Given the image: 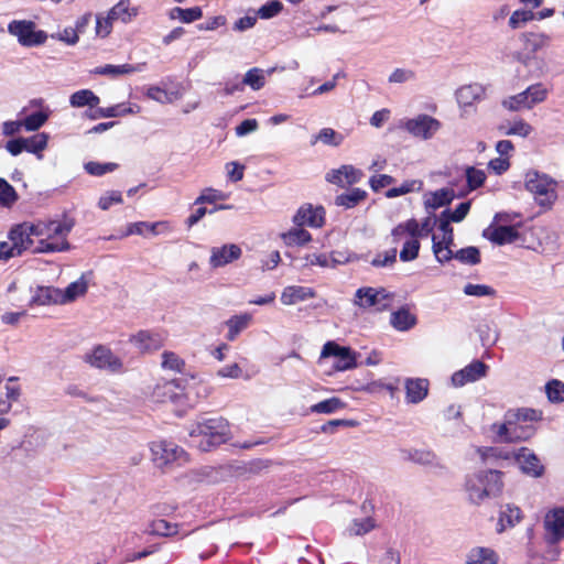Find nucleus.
<instances>
[{
	"label": "nucleus",
	"instance_id": "nucleus-1",
	"mask_svg": "<svg viewBox=\"0 0 564 564\" xmlns=\"http://www.w3.org/2000/svg\"><path fill=\"white\" fill-rule=\"evenodd\" d=\"M35 225V252L56 253L70 249L68 236L73 224L66 219L37 220Z\"/></svg>",
	"mask_w": 564,
	"mask_h": 564
},
{
	"label": "nucleus",
	"instance_id": "nucleus-2",
	"mask_svg": "<svg viewBox=\"0 0 564 564\" xmlns=\"http://www.w3.org/2000/svg\"><path fill=\"white\" fill-rule=\"evenodd\" d=\"M535 419L534 411L509 410L502 422L494 423L490 427L492 437L497 442L513 443L528 440L533 435V429L527 424L528 420Z\"/></svg>",
	"mask_w": 564,
	"mask_h": 564
},
{
	"label": "nucleus",
	"instance_id": "nucleus-3",
	"mask_svg": "<svg viewBox=\"0 0 564 564\" xmlns=\"http://www.w3.org/2000/svg\"><path fill=\"white\" fill-rule=\"evenodd\" d=\"M432 227L433 221L427 217L422 223L415 219H409L393 228L391 234L393 242H401L403 245L400 251V259L403 262L412 261L417 258L420 239L429 236Z\"/></svg>",
	"mask_w": 564,
	"mask_h": 564
},
{
	"label": "nucleus",
	"instance_id": "nucleus-4",
	"mask_svg": "<svg viewBox=\"0 0 564 564\" xmlns=\"http://www.w3.org/2000/svg\"><path fill=\"white\" fill-rule=\"evenodd\" d=\"M229 436V424L223 417L199 421L189 431L191 444L200 451H209L225 443Z\"/></svg>",
	"mask_w": 564,
	"mask_h": 564
},
{
	"label": "nucleus",
	"instance_id": "nucleus-5",
	"mask_svg": "<svg viewBox=\"0 0 564 564\" xmlns=\"http://www.w3.org/2000/svg\"><path fill=\"white\" fill-rule=\"evenodd\" d=\"M502 474L498 470H479L468 474L465 479V491L468 499L476 505L500 494Z\"/></svg>",
	"mask_w": 564,
	"mask_h": 564
},
{
	"label": "nucleus",
	"instance_id": "nucleus-6",
	"mask_svg": "<svg viewBox=\"0 0 564 564\" xmlns=\"http://www.w3.org/2000/svg\"><path fill=\"white\" fill-rule=\"evenodd\" d=\"M523 186L541 207L551 208L557 199V182L546 173L528 170L523 176Z\"/></svg>",
	"mask_w": 564,
	"mask_h": 564
},
{
	"label": "nucleus",
	"instance_id": "nucleus-7",
	"mask_svg": "<svg viewBox=\"0 0 564 564\" xmlns=\"http://www.w3.org/2000/svg\"><path fill=\"white\" fill-rule=\"evenodd\" d=\"M395 299V294L384 288H359L354 296V305L360 310L381 313L389 310Z\"/></svg>",
	"mask_w": 564,
	"mask_h": 564
},
{
	"label": "nucleus",
	"instance_id": "nucleus-8",
	"mask_svg": "<svg viewBox=\"0 0 564 564\" xmlns=\"http://www.w3.org/2000/svg\"><path fill=\"white\" fill-rule=\"evenodd\" d=\"M550 95V88L543 83H534L524 90L502 100V107L509 111L531 110L544 102Z\"/></svg>",
	"mask_w": 564,
	"mask_h": 564
},
{
	"label": "nucleus",
	"instance_id": "nucleus-9",
	"mask_svg": "<svg viewBox=\"0 0 564 564\" xmlns=\"http://www.w3.org/2000/svg\"><path fill=\"white\" fill-rule=\"evenodd\" d=\"M150 451L153 463L160 468L180 466L187 462V454L185 451L172 442H152Z\"/></svg>",
	"mask_w": 564,
	"mask_h": 564
},
{
	"label": "nucleus",
	"instance_id": "nucleus-10",
	"mask_svg": "<svg viewBox=\"0 0 564 564\" xmlns=\"http://www.w3.org/2000/svg\"><path fill=\"white\" fill-rule=\"evenodd\" d=\"M403 128L413 138L427 141L433 139L442 129V122L426 113H420L412 118H405L400 121Z\"/></svg>",
	"mask_w": 564,
	"mask_h": 564
},
{
	"label": "nucleus",
	"instance_id": "nucleus-11",
	"mask_svg": "<svg viewBox=\"0 0 564 564\" xmlns=\"http://www.w3.org/2000/svg\"><path fill=\"white\" fill-rule=\"evenodd\" d=\"M330 358L335 371H346L357 366L355 352L349 347L340 346L332 340L324 344L318 364L322 366Z\"/></svg>",
	"mask_w": 564,
	"mask_h": 564
},
{
	"label": "nucleus",
	"instance_id": "nucleus-12",
	"mask_svg": "<svg viewBox=\"0 0 564 564\" xmlns=\"http://www.w3.org/2000/svg\"><path fill=\"white\" fill-rule=\"evenodd\" d=\"M8 32L17 37L22 46L33 47L42 45L47 40V34L37 30L33 21L13 20L8 24Z\"/></svg>",
	"mask_w": 564,
	"mask_h": 564
},
{
	"label": "nucleus",
	"instance_id": "nucleus-13",
	"mask_svg": "<svg viewBox=\"0 0 564 564\" xmlns=\"http://www.w3.org/2000/svg\"><path fill=\"white\" fill-rule=\"evenodd\" d=\"M486 97V87L478 83H473L459 87L455 91V99L458 105L460 116L466 117L475 110L477 102Z\"/></svg>",
	"mask_w": 564,
	"mask_h": 564
},
{
	"label": "nucleus",
	"instance_id": "nucleus-14",
	"mask_svg": "<svg viewBox=\"0 0 564 564\" xmlns=\"http://www.w3.org/2000/svg\"><path fill=\"white\" fill-rule=\"evenodd\" d=\"M521 41L522 51L514 53L513 58L522 65L529 66L534 54L549 45L550 37L543 33L528 32L521 35Z\"/></svg>",
	"mask_w": 564,
	"mask_h": 564
},
{
	"label": "nucleus",
	"instance_id": "nucleus-15",
	"mask_svg": "<svg viewBox=\"0 0 564 564\" xmlns=\"http://www.w3.org/2000/svg\"><path fill=\"white\" fill-rule=\"evenodd\" d=\"M8 239L13 242L20 254H23L25 251L36 253L34 221L14 225L8 232Z\"/></svg>",
	"mask_w": 564,
	"mask_h": 564
},
{
	"label": "nucleus",
	"instance_id": "nucleus-16",
	"mask_svg": "<svg viewBox=\"0 0 564 564\" xmlns=\"http://www.w3.org/2000/svg\"><path fill=\"white\" fill-rule=\"evenodd\" d=\"M544 539L549 544L564 540V508L556 507L546 511L543 518Z\"/></svg>",
	"mask_w": 564,
	"mask_h": 564
},
{
	"label": "nucleus",
	"instance_id": "nucleus-17",
	"mask_svg": "<svg viewBox=\"0 0 564 564\" xmlns=\"http://www.w3.org/2000/svg\"><path fill=\"white\" fill-rule=\"evenodd\" d=\"M85 360L93 367L109 371H119L122 361L106 346L99 345L86 354Z\"/></svg>",
	"mask_w": 564,
	"mask_h": 564
},
{
	"label": "nucleus",
	"instance_id": "nucleus-18",
	"mask_svg": "<svg viewBox=\"0 0 564 564\" xmlns=\"http://www.w3.org/2000/svg\"><path fill=\"white\" fill-rule=\"evenodd\" d=\"M488 372V366L480 360H473L464 368L455 371L451 377V383L454 388H462L468 383H474L485 378Z\"/></svg>",
	"mask_w": 564,
	"mask_h": 564
},
{
	"label": "nucleus",
	"instance_id": "nucleus-19",
	"mask_svg": "<svg viewBox=\"0 0 564 564\" xmlns=\"http://www.w3.org/2000/svg\"><path fill=\"white\" fill-rule=\"evenodd\" d=\"M437 230L438 232L433 235V251L437 261L445 262L453 257V227L446 223L438 224Z\"/></svg>",
	"mask_w": 564,
	"mask_h": 564
},
{
	"label": "nucleus",
	"instance_id": "nucleus-20",
	"mask_svg": "<svg viewBox=\"0 0 564 564\" xmlns=\"http://www.w3.org/2000/svg\"><path fill=\"white\" fill-rule=\"evenodd\" d=\"M325 221V210L321 206L311 204L302 205L292 217V223L297 227L308 226L319 228Z\"/></svg>",
	"mask_w": 564,
	"mask_h": 564
},
{
	"label": "nucleus",
	"instance_id": "nucleus-21",
	"mask_svg": "<svg viewBox=\"0 0 564 564\" xmlns=\"http://www.w3.org/2000/svg\"><path fill=\"white\" fill-rule=\"evenodd\" d=\"M484 237L496 245H507L517 242L520 237L519 226H505L499 224H492L484 230Z\"/></svg>",
	"mask_w": 564,
	"mask_h": 564
},
{
	"label": "nucleus",
	"instance_id": "nucleus-22",
	"mask_svg": "<svg viewBox=\"0 0 564 564\" xmlns=\"http://www.w3.org/2000/svg\"><path fill=\"white\" fill-rule=\"evenodd\" d=\"M513 456L523 474L533 478H540L543 476L544 466L532 451L523 447L514 452Z\"/></svg>",
	"mask_w": 564,
	"mask_h": 564
},
{
	"label": "nucleus",
	"instance_id": "nucleus-23",
	"mask_svg": "<svg viewBox=\"0 0 564 564\" xmlns=\"http://www.w3.org/2000/svg\"><path fill=\"white\" fill-rule=\"evenodd\" d=\"M242 254V250L238 245L228 243L220 247H213L210 249L209 265L213 269L225 267L236 260Z\"/></svg>",
	"mask_w": 564,
	"mask_h": 564
},
{
	"label": "nucleus",
	"instance_id": "nucleus-24",
	"mask_svg": "<svg viewBox=\"0 0 564 564\" xmlns=\"http://www.w3.org/2000/svg\"><path fill=\"white\" fill-rule=\"evenodd\" d=\"M364 176L361 170L350 164H345L338 169L330 170L326 174V181L341 187L358 183Z\"/></svg>",
	"mask_w": 564,
	"mask_h": 564
},
{
	"label": "nucleus",
	"instance_id": "nucleus-25",
	"mask_svg": "<svg viewBox=\"0 0 564 564\" xmlns=\"http://www.w3.org/2000/svg\"><path fill=\"white\" fill-rule=\"evenodd\" d=\"M498 551L491 546L474 545L464 556V564H500Z\"/></svg>",
	"mask_w": 564,
	"mask_h": 564
},
{
	"label": "nucleus",
	"instance_id": "nucleus-26",
	"mask_svg": "<svg viewBox=\"0 0 564 564\" xmlns=\"http://www.w3.org/2000/svg\"><path fill=\"white\" fill-rule=\"evenodd\" d=\"M91 281L90 273H83L77 280L61 289V305L70 304L84 297Z\"/></svg>",
	"mask_w": 564,
	"mask_h": 564
},
{
	"label": "nucleus",
	"instance_id": "nucleus-27",
	"mask_svg": "<svg viewBox=\"0 0 564 564\" xmlns=\"http://www.w3.org/2000/svg\"><path fill=\"white\" fill-rule=\"evenodd\" d=\"M523 519L522 510L513 505L507 503L501 507L498 516L496 531L497 533H502L509 529L514 528L519 524Z\"/></svg>",
	"mask_w": 564,
	"mask_h": 564
},
{
	"label": "nucleus",
	"instance_id": "nucleus-28",
	"mask_svg": "<svg viewBox=\"0 0 564 564\" xmlns=\"http://www.w3.org/2000/svg\"><path fill=\"white\" fill-rule=\"evenodd\" d=\"M405 401L417 404L429 394L430 382L425 378H408L404 381Z\"/></svg>",
	"mask_w": 564,
	"mask_h": 564
},
{
	"label": "nucleus",
	"instance_id": "nucleus-29",
	"mask_svg": "<svg viewBox=\"0 0 564 564\" xmlns=\"http://www.w3.org/2000/svg\"><path fill=\"white\" fill-rule=\"evenodd\" d=\"M130 343L141 352L158 350L163 345V339L158 333L140 330L130 337Z\"/></svg>",
	"mask_w": 564,
	"mask_h": 564
},
{
	"label": "nucleus",
	"instance_id": "nucleus-30",
	"mask_svg": "<svg viewBox=\"0 0 564 564\" xmlns=\"http://www.w3.org/2000/svg\"><path fill=\"white\" fill-rule=\"evenodd\" d=\"M145 96L160 104H172L183 96V87L176 85L171 88L161 86H149L145 88Z\"/></svg>",
	"mask_w": 564,
	"mask_h": 564
},
{
	"label": "nucleus",
	"instance_id": "nucleus-31",
	"mask_svg": "<svg viewBox=\"0 0 564 564\" xmlns=\"http://www.w3.org/2000/svg\"><path fill=\"white\" fill-rule=\"evenodd\" d=\"M315 296L313 289L301 285H289L285 286L280 296V301L283 305L291 306L305 302Z\"/></svg>",
	"mask_w": 564,
	"mask_h": 564
},
{
	"label": "nucleus",
	"instance_id": "nucleus-32",
	"mask_svg": "<svg viewBox=\"0 0 564 564\" xmlns=\"http://www.w3.org/2000/svg\"><path fill=\"white\" fill-rule=\"evenodd\" d=\"M416 315L405 305L390 314V325L398 332H408L416 325Z\"/></svg>",
	"mask_w": 564,
	"mask_h": 564
},
{
	"label": "nucleus",
	"instance_id": "nucleus-33",
	"mask_svg": "<svg viewBox=\"0 0 564 564\" xmlns=\"http://www.w3.org/2000/svg\"><path fill=\"white\" fill-rule=\"evenodd\" d=\"M32 105L39 106L41 109L36 112L28 115L23 119L24 129L26 131L39 130L50 118L52 111L48 107L43 106V100L36 99L31 101Z\"/></svg>",
	"mask_w": 564,
	"mask_h": 564
},
{
	"label": "nucleus",
	"instance_id": "nucleus-34",
	"mask_svg": "<svg viewBox=\"0 0 564 564\" xmlns=\"http://www.w3.org/2000/svg\"><path fill=\"white\" fill-rule=\"evenodd\" d=\"M455 197L452 188H440L434 192L425 193L423 196L424 206L426 209H437L448 205Z\"/></svg>",
	"mask_w": 564,
	"mask_h": 564
},
{
	"label": "nucleus",
	"instance_id": "nucleus-35",
	"mask_svg": "<svg viewBox=\"0 0 564 564\" xmlns=\"http://www.w3.org/2000/svg\"><path fill=\"white\" fill-rule=\"evenodd\" d=\"M285 247H303L312 241V235L303 227L294 225L293 228L279 235Z\"/></svg>",
	"mask_w": 564,
	"mask_h": 564
},
{
	"label": "nucleus",
	"instance_id": "nucleus-36",
	"mask_svg": "<svg viewBox=\"0 0 564 564\" xmlns=\"http://www.w3.org/2000/svg\"><path fill=\"white\" fill-rule=\"evenodd\" d=\"M108 11L116 21L122 23H130L139 14V8L133 6L130 0H119Z\"/></svg>",
	"mask_w": 564,
	"mask_h": 564
},
{
	"label": "nucleus",
	"instance_id": "nucleus-37",
	"mask_svg": "<svg viewBox=\"0 0 564 564\" xmlns=\"http://www.w3.org/2000/svg\"><path fill=\"white\" fill-rule=\"evenodd\" d=\"M31 302L37 305H61V289L37 286Z\"/></svg>",
	"mask_w": 564,
	"mask_h": 564
},
{
	"label": "nucleus",
	"instance_id": "nucleus-38",
	"mask_svg": "<svg viewBox=\"0 0 564 564\" xmlns=\"http://www.w3.org/2000/svg\"><path fill=\"white\" fill-rule=\"evenodd\" d=\"M251 321L252 315L248 313L231 316L226 321V326L228 328L226 338L234 341L239 334L250 325Z\"/></svg>",
	"mask_w": 564,
	"mask_h": 564
},
{
	"label": "nucleus",
	"instance_id": "nucleus-39",
	"mask_svg": "<svg viewBox=\"0 0 564 564\" xmlns=\"http://www.w3.org/2000/svg\"><path fill=\"white\" fill-rule=\"evenodd\" d=\"M140 111V106L135 104H118L107 108H99L97 110V116L100 118H115L128 115H137Z\"/></svg>",
	"mask_w": 564,
	"mask_h": 564
},
{
	"label": "nucleus",
	"instance_id": "nucleus-40",
	"mask_svg": "<svg viewBox=\"0 0 564 564\" xmlns=\"http://www.w3.org/2000/svg\"><path fill=\"white\" fill-rule=\"evenodd\" d=\"M99 102V97L90 89H80L69 96V104L75 108H82L86 106L94 108L97 107Z\"/></svg>",
	"mask_w": 564,
	"mask_h": 564
},
{
	"label": "nucleus",
	"instance_id": "nucleus-41",
	"mask_svg": "<svg viewBox=\"0 0 564 564\" xmlns=\"http://www.w3.org/2000/svg\"><path fill=\"white\" fill-rule=\"evenodd\" d=\"M137 70V68L130 64H121V65H112L107 64L102 66H98L91 70L95 75L108 76L111 78H117L120 76L132 74Z\"/></svg>",
	"mask_w": 564,
	"mask_h": 564
},
{
	"label": "nucleus",
	"instance_id": "nucleus-42",
	"mask_svg": "<svg viewBox=\"0 0 564 564\" xmlns=\"http://www.w3.org/2000/svg\"><path fill=\"white\" fill-rule=\"evenodd\" d=\"M272 72L273 69L265 72L261 68L253 67L245 74L242 85L249 86L252 90H260L265 85L267 75H270Z\"/></svg>",
	"mask_w": 564,
	"mask_h": 564
},
{
	"label": "nucleus",
	"instance_id": "nucleus-43",
	"mask_svg": "<svg viewBox=\"0 0 564 564\" xmlns=\"http://www.w3.org/2000/svg\"><path fill=\"white\" fill-rule=\"evenodd\" d=\"M345 140L344 134L337 132L332 128H323L318 131L314 139L312 140V144L322 143L329 147H339Z\"/></svg>",
	"mask_w": 564,
	"mask_h": 564
},
{
	"label": "nucleus",
	"instance_id": "nucleus-44",
	"mask_svg": "<svg viewBox=\"0 0 564 564\" xmlns=\"http://www.w3.org/2000/svg\"><path fill=\"white\" fill-rule=\"evenodd\" d=\"M477 333L481 345L485 347L494 346L499 338V330L494 322H485L478 325Z\"/></svg>",
	"mask_w": 564,
	"mask_h": 564
},
{
	"label": "nucleus",
	"instance_id": "nucleus-45",
	"mask_svg": "<svg viewBox=\"0 0 564 564\" xmlns=\"http://www.w3.org/2000/svg\"><path fill=\"white\" fill-rule=\"evenodd\" d=\"M147 532L152 535H159V536H172L180 532L178 525L176 523H171L163 519L153 520L148 529Z\"/></svg>",
	"mask_w": 564,
	"mask_h": 564
},
{
	"label": "nucleus",
	"instance_id": "nucleus-46",
	"mask_svg": "<svg viewBox=\"0 0 564 564\" xmlns=\"http://www.w3.org/2000/svg\"><path fill=\"white\" fill-rule=\"evenodd\" d=\"M470 209V203L464 202L460 203L454 210L446 209L444 210L440 218L437 219L438 224L446 223L451 226V223H460L468 214Z\"/></svg>",
	"mask_w": 564,
	"mask_h": 564
},
{
	"label": "nucleus",
	"instance_id": "nucleus-47",
	"mask_svg": "<svg viewBox=\"0 0 564 564\" xmlns=\"http://www.w3.org/2000/svg\"><path fill=\"white\" fill-rule=\"evenodd\" d=\"M203 15L202 9L199 7L183 9L180 7L173 8L169 11V18L171 20H180L183 23H191Z\"/></svg>",
	"mask_w": 564,
	"mask_h": 564
},
{
	"label": "nucleus",
	"instance_id": "nucleus-48",
	"mask_svg": "<svg viewBox=\"0 0 564 564\" xmlns=\"http://www.w3.org/2000/svg\"><path fill=\"white\" fill-rule=\"evenodd\" d=\"M48 134L45 132L36 133L30 138H24L26 152L33 153L37 159H42V152L46 149L48 143Z\"/></svg>",
	"mask_w": 564,
	"mask_h": 564
},
{
	"label": "nucleus",
	"instance_id": "nucleus-49",
	"mask_svg": "<svg viewBox=\"0 0 564 564\" xmlns=\"http://www.w3.org/2000/svg\"><path fill=\"white\" fill-rule=\"evenodd\" d=\"M463 293L466 296L478 297V299H482V297L492 299L497 294L496 290L488 284L471 283V282H468L463 286Z\"/></svg>",
	"mask_w": 564,
	"mask_h": 564
},
{
	"label": "nucleus",
	"instance_id": "nucleus-50",
	"mask_svg": "<svg viewBox=\"0 0 564 564\" xmlns=\"http://www.w3.org/2000/svg\"><path fill=\"white\" fill-rule=\"evenodd\" d=\"M116 20L110 12L96 14L95 35L99 39H106L112 31V24Z\"/></svg>",
	"mask_w": 564,
	"mask_h": 564
},
{
	"label": "nucleus",
	"instance_id": "nucleus-51",
	"mask_svg": "<svg viewBox=\"0 0 564 564\" xmlns=\"http://www.w3.org/2000/svg\"><path fill=\"white\" fill-rule=\"evenodd\" d=\"M344 408L345 402H343L339 398L334 397L312 405L310 411L312 413L332 414Z\"/></svg>",
	"mask_w": 564,
	"mask_h": 564
},
{
	"label": "nucleus",
	"instance_id": "nucleus-52",
	"mask_svg": "<svg viewBox=\"0 0 564 564\" xmlns=\"http://www.w3.org/2000/svg\"><path fill=\"white\" fill-rule=\"evenodd\" d=\"M423 187V182L420 180H406L400 186L387 191L388 198H394L413 192H420Z\"/></svg>",
	"mask_w": 564,
	"mask_h": 564
},
{
	"label": "nucleus",
	"instance_id": "nucleus-53",
	"mask_svg": "<svg viewBox=\"0 0 564 564\" xmlns=\"http://www.w3.org/2000/svg\"><path fill=\"white\" fill-rule=\"evenodd\" d=\"M502 129L503 134L506 135H518L521 138L529 137L533 131V127L523 119H517L512 122H509Z\"/></svg>",
	"mask_w": 564,
	"mask_h": 564
},
{
	"label": "nucleus",
	"instance_id": "nucleus-54",
	"mask_svg": "<svg viewBox=\"0 0 564 564\" xmlns=\"http://www.w3.org/2000/svg\"><path fill=\"white\" fill-rule=\"evenodd\" d=\"M376 527V522L371 517L356 518L348 527V531L351 535H364Z\"/></svg>",
	"mask_w": 564,
	"mask_h": 564
},
{
	"label": "nucleus",
	"instance_id": "nucleus-55",
	"mask_svg": "<svg viewBox=\"0 0 564 564\" xmlns=\"http://www.w3.org/2000/svg\"><path fill=\"white\" fill-rule=\"evenodd\" d=\"M366 197V192L360 188H352L346 194L337 196L336 204L346 208H351Z\"/></svg>",
	"mask_w": 564,
	"mask_h": 564
},
{
	"label": "nucleus",
	"instance_id": "nucleus-56",
	"mask_svg": "<svg viewBox=\"0 0 564 564\" xmlns=\"http://www.w3.org/2000/svg\"><path fill=\"white\" fill-rule=\"evenodd\" d=\"M217 376L224 379H249L238 362H231L217 370Z\"/></svg>",
	"mask_w": 564,
	"mask_h": 564
},
{
	"label": "nucleus",
	"instance_id": "nucleus-57",
	"mask_svg": "<svg viewBox=\"0 0 564 564\" xmlns=\"http://www.w3.org/2000/svg\"><path fill=\"white\" fill-rule=\"evenodd\" d=\"M404 458L422 465L433 464L435 455L432 452L423 449L402 451Z\"/></svg>",
	"mask_w": 564,
	"mask_h": 564
},
{
	"label": "nucleus",
	"instance_id": "nucleus-58",
	"mask_svg": "<svg viewBox=\"0 0 564 564\" xmlns=\"http://www.w3.org/2000/svg\"><path fill=\"white\" fill-rule=\"evenodd\" d=\"M415 78L416 74L413 69L397 67L390 73L388 82L389 84H405L415 80Z\"/></svg>",
	"mask_w": 564,
	"mask_h": 564
},
{
	"label": "nucleus",
	"instance_id": "nucleus-59",
	"mask_svg": "<svg viewBox=\"0 0 564 564\" xmlns=\"http://www.w3.org/2000/svg\"><path fill=\"white\" fill-rule=\"evenodd\" d=\"M17 199L15 189L4 178L0 177V206L11 207Z\"/></svg>",
	"mask_w": 564,
	"mask_h": 564
},
{
	"label": "nucleus",
	"instance_id": "nucleus-60",
	"mask_svg": "<svg viewBox=\"0 0 564 564\" xmlns=\"http://www.w3.org/2000/svg\"><path fill=\"white\" fill-rule=\"evenodd\" d=\"M184 360L173 351H164L162 354L161 366L163 369L180 372L184 368Z\"/></svg>",
	"mask_w": 564,
	"mask_h": 564
},
{
	"label": "nucleus",
	"instance_id": "nucleus-61",
	"mask_svg": "<svg viewBox=\"0 0 564 564\" xmlns=\"http://www.w3.org/2000/svg\"><path fill=\"white\" fill-rule=\"evenodd\" d=\"M123 197L119 191H107L98 199V207L108 210L113 205L122 204Z\"/></svg>",
	"mask_w": 564,
	"mask_h": 564
},
{
	"label": "nucleus",
	"instance_id": "nucleus-62",
	"mask_svg": "<svg viewBox=\"0 0 564 564\" xmlns=\"http://www.w3.org/2000/svg\"><path fill=\"white\" fill-rule=\"evenodd\" d=\"M84 167L88 174L94 176H101L104 174L113 172L118 167V165L111 162L100 163L90 161L87 162Z\"/></svg>",
	"mask_w": 564,
	"mask_h": 564
},
{
	"label": "nucleus",
	"instance_id": "nucleus-63",
	"mask_svg": "<svg viewBox=\"0 0 564 564\" xmlns=\"http://www.w3.org/2000/svg\"><path fill=\"white\" fill-rule=\"evenodd\" d=\"M545 391L551 402L564 401V383L560 380H551L545 386Z\"/></svg>",
	"mask_w": 564,
	"mask_h": 564
},
{
	"label": "nucleus",
	"instance_id": "nucleus-64",
	"mask_svg": "<svg viewBox=\"0 0 564 564\" xmlns=\"http://www.w3.org/2000/svg\"><path fill=\"white\" fill-rule=\"evenodd\" d=\"M246 166L238 161H230L225 164V173L230 182H239L243 178Z\"/></svg>",
	"mask_w": 564,
	"mask_h": 564
}]
</instances>
